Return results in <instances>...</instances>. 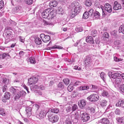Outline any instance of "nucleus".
<instances>
[{
    "instance_id": "obj_1",
    "label": "nucleus",
    "mask_w": 124,
    "mask_h": 124,
    "mask_svg": "<svg viewBox=\"0 0 124 124\" xmlns=\"http://www.w3.org/2000/svg\"><path fill=\"white\" fill-rule=\"evenodd\" d=\"M82 7L81 4L78 3V5L76 6L74 10H72L71 11V17L73 18L78 13H79L82 9Z\"/></svg>"
},
{
    "instance_id": "obj_2",
    "label": "nucleus",
    "mask_w": 124,
    "mask_h": 124,
    "mask_svg": "<svg viewBox=\"0 0 124 124\" xmlns=\"http://www.w3.org/2000/svg\"><path fill=\"white\" fill-rule=\"evenodd\" d=\"M47 116L49 120L52 122H56L59 119V117L57 115L54 116L52 113L49 111L47 114Z\"/></svg>"
},
{
    "instance_id": "obj_3",
    "label": "nucleus",
    "mask_w": 124,
    "mask_h": 124,
    "mask_svg": "<svg viewBox=\"0 0 124 124\" xmlns=\"http://www.w3.org/2000/svg\"><path fill=\"white\" fill-rule=\"evenodd\" d=\"M99 97L97 94H94L91 95L87 98V99L90 101L95 102L98 100Z\"/></svg>"
},
{
    "instance_id": "obj_4",
    "label": "nucleus",
    "mask_w": 124,
    "mask_h": 124,
    "mask_svg": "<svg viewBox=\"0 0 124 124\" xmlns=\"http://www.w3.org/2000/svg\"><path fill=\"white\" fill-rule=\"evenodd\" d=\"M26 94V92L23 91H22L19 92H18L14 97V99L16 101H17L18 100H19L21 97H24Z\"/></svg>"
},
{
    "instance_id": "obj_5",
    "label": "nucleus",
    "mask_w": 124,
    "mask_h": 124,
    "mask_svg": "<svg viewBox=\"0 0 124 124\" xmlns=\"http://www.w3.org/2000/svg\"><path fill=\"white\" fill-rule=\"evenodd\" d=\"M40 36L43 41L44 42H47L49 41L50 39V38L49 35H45L43 33L41 34Z\"/></svg>"
},
{
    "instance_id": "obj_6",
    "label": "nucleus",
    "mask_w": 124,
    "mask_h": 124,
    "mask_svg": "<svg viewBox=\"0 0 124 124\" xmlns=\"http://www.w3.org/2000/svg\"><path fill=\"white\" fill-rule=\"evenodd\" d=\"M6 31V35L8 38H11L12 36V35L11 28L9 27H7L5 28Z\"/></svg>"
},
{
    "instance_id": "obj_7",
    "label": "nucleus",
    "mask_w": 124,
    "mask_h": 124,
    "mask_svg": "<svg viewBox=\"0 0 124 124\" xmlns=\"http://www.w3.org/2000/svg\"><path fill=\"white\" fill-rule=\"evenodd\" d=\"M48 112L45 110H41L39 111L38 114L39 118L40 119H42L45 117Z\"/></svg>"
},
{
    "instance_id": "obj_8",
    "label": "nucleus",
    "mask_w": 124,
    "mask_h": 124,
    "mask_svg": "<svg viewBox=\"0 0 124 124\" xmlns=\"http://www.w3.org/2000/svg\"><path fill=\"white\" fill-rule=\"evenodd\" d=\"M38 80V78L33 77L28 79L29 84L30 85H32L36 83Z\"/></svg>"
},
{
    "instance_id": "obj_9",
    "label": "nucleus",
    "mask_w": 124,
    "mask_h": 124,
    "mask_svg": "<svg viewBox=\"0 0 124 124\" xmlns=\"http://www.w3.org/2000/svg\"><path fill=\"white\" fill-rule=\"evenodd\" d=\"M82 120L83 122L87 121L89 119V116L86 113H83L81 115Z\"/></svg>"
},
{
    "instance_id": "obj_10",
    "label": "nucleus",
    "mask_w": 124,
    "mask_h": 124,
    "mask_svg": "<svg viewBox=\"0 0 124 124\" xmlns=\"http://www.w3.org/2000/svg\"><path fill=\"white\" fill-rule=\"evenodd\" d=\"M50 10L49 9H47L43 11L42 14V16L43 18H47L49 13H50Z\"/></svg>"
},
{
    "instance_id": "obj_11",
    "label": "nucleus",
    "mask_w": 124,
    "mask_h": 124,
    "mask_svg": "<svg viewBox=\"0 0 124 124\" xmlns=\"http://www.w3.org/2000/svg\"><path fill=\"white\" fill-rule=\"evenodd\" d=\"M121 8L122 6L121 4L118 3L117 1H115L114 3L113 9L115 10H117L121 9Z\"/></svg>"
},
{
    "instance_id": "obj_12",
    "label": "nucleus",
    "mask_w": 124,
    "mask_h": 124,
    "mask_svg": "<svg viewBox=\"0 0 124 124\" xmlns=\"http://www.w3.org/2000/svg\"><path fill=\"white\" fill-rule=\"evenodd\" d=\"M108 75L110 78H111L113 79H115L117 77L121 76V74L119 73L118 72H117L111 74H109Z\"/></svg>"
},
{
    "instance_id": "obj_13",
    "label": "nucleus",
    "mask_w": 124,
    "mask_h": 124,
    "mask_svg": "<svg viewBox=\"0 0 124 124\" xmlns=\"http://www.w3.org/2000/svg\"><path fill=\"white\" fill-rule=\"evenodd\" d=\"M105 10L109 13H110L112 11L111 6L108 3H106L104 5Z\"/></svg>"
},
{
    "instance_id": "obj_14",
    "label": "nucleus",
    "mask_w": 124,
    "mask_h": 124,
    "mask_svg": "<svg viewBox=\"0 0 124 124\" xmlns=\"http://www.w3.org/2000/svg\"><path fill=\"white\" fill-rule=\"evenodd\" d=\"M18 88L17 87L12 86L10 88V91L13 94H15L16 93H17L19 91L18 89H17Z\"/></svg>"
},
{
    "instance_id": "obj_15",
    "label": "nucleus",
    "mask_w": 124,
    "mask_h": 124,
    "mask_svg": "<svg viewBox=\"0 0 124 124\" xmlns=\"http://www.w3.org/2000/svg\"><path fill=\"white\" fill-rule=\"evenodd\" d=\"M78 105L79 107L81 108L84 107L86 104V101L84 100H82L78 101Z\"/></svg>"
},
{
    "instance_id": "obj_16",
    "label": "nucleus",
    "mask_w": 124,
    "mask_h": 124,
    "mask_svg": "<svg viewBox=\"0 0 124 124\" xmlns=\"http://www.w3.org/2000/svg\"><path fill=\"white\" fill-rule=\"evenodd\" d=\"M100 122L103 124H109V119L106 118L101 119L100 121Z\"/></svg>"
},
{
    "instance_id": "obj_17",
    "label": "nucleus",
    "mask_w": 124,
    "mask_h": 124,
    "mask_svg": "<svg viewBox=\"0 0 124 124\" xmlns=\"http://www.w3.org/2000/svg\"><path fill=\"white\" fill-rule=\"evenodd\" d=\"M50 13L49 14L47 19L49 20L52 19L55 16V13L53 11H52L51 10L50 11Z\"/></svg>"
},
{
    "instance_id": "obj_18",
    "label": "nucleus",
    "mask_w": 124,
    "mask_h": 124,
    "mask_svg": "<svg viewBox=\"0 0 124 124\" xmlns=\"http://www.w3.org/2000/svg\"><path fill=\"white\" fill-rule=\"evenodd\" d=\"M86 41L87 42L91 44H93L94 43L93 38L91 36L87 37L86 39Z\"/></svg>"
},
{
    "instance_id": "obj_19",
    "label": "nucleus",
    "mask_w": 124,
    "mask_h": 124,
    "mask_svg": "<svg viewBox=\"0 0 124 124\" xmlns=\"http://www.w3.org/2000/svg\"><path fill=\"white\" fill-rule=\"evenodd\" d=\"M25 110L26 114L28 116H30L31 115L32 108L30 107H28L26 108Z\"/></svg>"
},
{
    "instance_id": "obj_20",
    "label": "nucleus",
    "mask_w": 124,
    "mask_h": 124,
    "mask_svg": "<svg viewBox=\"0 0 124 124\" xmlns=\"http://www.w3.org/2000/svg\"><path fill=\"white\" fill-rule=\"evenodd\" d=\"M116 106H117L124 107V101L122 100H119L118 102L116 104Z\"/></svg>"
},
{
    "instance_id": "obj_21",
    "label": "nucleus",
    "mask_w": 124,
    "mask_h": 124,
    "mask_svg": "<svg viewBox=\"0 0 124 124\" xmlns=\"http://www.w3.org/2000/svg\"><path fill=\"white\" fill-rule=\"evenodd\" d=\"M117 122L120 124H124V117H118L116 118Z\"/></svg>"
},
{
    "instance_id": "obj_22",
    "label": "nucleus",
    "mask_w": 124,
    "mask_h": 124,
    "mask_svg": "<svg viewBox=\"0 0 124 124\" xmlns=\"http://www.w3.org/2000/svg\"><path fill=\"white\" fill-rule=\"evenodd\" d=\"M57 4V2L55 0H53L50 1L49 4V6L51 7H55Z\"/></svg>"
},
{
    "instance_id": "obj_23",
    "label": "nucleus",
    "mask_w": 124,
    "mask_h": 124,
    "mask_svg": "<svg viewBox=\"0 0 124 124\" xmlns=\"http://www.w3.org/2000/svg\"><path fill=\"white\" fill-rule=\"evenodd\" d=\"M56 12L57 13L62 15L64 13V10L62 7H59L57 10Z\"/></svg>"
},
{
    "instance_id": "obj_24",
    "label": "nucleus",
    "mask_w": 124,
    "mask_h": 124,
    "mask_svg": "<svg viewBox=\"0 0 124 124\" xmlns=\"http://www.w3.org/2000/svg\"><path fill=\"white\" fill-rule=\"evenodd\" d=\"M100 14L97 11H96L94 13V15L93 18L94 19H98L100 18Z\"/></svg>"
},
{
    "instance_id": "obj_25",
    "label": "nucleus",
    "mask_w": 124,
    "mask_h": 124,
    "mask_svg": "<svg viewBox=\"0 0 124 124\" xmlns=\"http://www.w3.org/2000/svg\"><path fill=\"white\" fill-rule=\"evenodd\" d=\"M100 102L101 106L103 107L106 106L107 104V101L104 99L101 100Z\"/></svg>"
},
{
    "instance_id": "obj_26",
    "label": "nucleus",
    "mask_w": 124,
    "mask_h": 124,
    "mask_svg": "<svg viewBox=\"0 0 124 124\" xmlns=\"http://www.w3.org/2000/svg\"><path fill=\"white\" fill-rule=\"evenodd\" d=\"M118 31L119 33L124 34V25H122L119 28Z\"/></svg>"
},
{
    "instance_id": "obj_27",
    "label": "nucleus",
    "mask_w": 124,
    "mask_h": 124,
    "mask_svg": "<svg viewBox=\"0 0 124 124\" xmlns=\"http://www.w3.org/2000/svg\"><path fill=\"white\" fill-rule=\"evenodd\" d=\"M35 41L36 44L39 45L41 44L42 43V41L41 39L38 37H37L36 38Z\"/></svg>"
},
{
    "instance_id": "obj_28",
    "label": "nucleus",
    "mask_w": 124,
    "mask_h": 124,
    "mask_svg": "<svg viewBox=\"0 0 124 124\" xmlns=\"http://www.w3.org/2000/svg\"><path fill=\"white\" fill-rule=\"evenodd\" d=\"M87 13L89 15V17H91L94 13V10L93 8H90L87 11Z\"/></svg>"
},
{
    "instance_id": "obj_29",
    "label": "nucleus",
    "mask_w": 124,
    "mask_h": 124,
    "mask_svg": "<svg viewBox=\"0 0 124 124\" xmlns=\"http://www.w3.org/2000/svg\"><path fill=\"white\" fill-rule=\"evenodd\" d=\"M59 112V109L56 108H55L51 109L50 112H51L52 113L53 112L57 114Z\"/></svg>"
},
{
    "instance_id": "obj_30",
    "label": "nucleus",
    "mask_w": 124,
    "mask_h": 124,
    "mask_svg": "<svg viewBox=\"0 0 124 124\" xmlns=\"http://www.w3.org/2000/svg\"><path fill=\"white\" fill-rule=\"evenodd\" d=\"M89 87L88 86H82L79 87V89L80 90H86L89 89Z\"/></svg>"
},
{
    "instance_id": "obj_31",
    "label": "nucleus",
    "mask_w": 124,
    "mask_h": 124,
    "mask_svg": "<svg viewBox=\"0 0 124 124\" xmlns=\"http://www.w3.org/2000/svg\"><path fill=\"white\" fill-rule=\"evenodd\" d=\"M103 37H102V39H104V38H105V41L106 40V39H108L109 37V34L107 32H105L103 34Z\"/></svg>"
},
{
    "instance_id": "obj_32",
    "label": "nucleus",
    "mask_w": 124,
    "mask_h": 124,
    "mask_svg": "<svg viewBox=\"0 0 124 124\" xmlns=\"http://www.w3.org/2000/svg\"><path fill=\"white\" fill-rule=\"evenodd\" d=\"M85 4L88 7L90 6L92 4V2L90 0H86L85 2Z\"/></svg>"
},
{
    "instance_id": "obj_33",
    "label": "nucleus",
    "mask_w": 124,
    "mask_h": 124,
    "mask_svg": "<svg viewBox=\"0 0 124 124\" xmlns=\"http://www.w3.org/2000/svg\"><path fill=\"white\" fill-rule=\"evenodd\" d=\"M78 2L76 1H73L70 5L71 7L73 8L74 7H76V6L78 5Z\"/></svg>"
},
{
    "instance_id": "obj_34",
    "label": "nucleus",
    "mask_w": 124,
    "mask_h": 124,
    "mask_svg": "<svg viewBox=\"0 0 124 124\" xmlns=\"http://www.w3.org/2000/svg\"><path fill=\"white\" fill-rule=\"evenodd\" d=\"M75 30L76 31L78 32L82 31H83V29L81 27L78 26L75 28Z\"/></svg>"
},
{
    "instance_id": "obj_35",
    "label": "nucleus",
    "mask_w": 124,
    "mask_h": 124,
    "mask_svg": "<svg viewBox=\"0 0 124 124\" xmlns=\"http://www.w3.org/2000/svg\"><path fill=\"white\" fill-rule=\"evenodd\" d=\"M3 83L6 85H7L9 83V80L8 79L5 78H2Z\"/></svg>"
},
{
    "instance_id": "obj_36",
    "label": "nucleus",
    "mask_w": 124,
    "mask_h": 124,
    "mask_svg": "<svg viewBox=\"0 0 124 124\" xmlns=\"http://www.w3.org/2000/svg\"><path fill=\"white\" fill-rule=\"evenodd\" d=\"M89 17V15L88 13H87V11H86L85 12L83 15V18L85 19H86L87 18Z\"/></svg>"
},
{
    "instance_id": "obj_37",
    "label": "nucleus",
    "mask_w": 124,
    "mask_h": 124,
    "mask_svg": "<svg viewBox=\"0 0 124 124\" xmlns=\"http://www.w3.org/2000/svg\"><path fill=\"white\" fill-rule=\"evenodd\" d=\"M51 49H62L63 48L62 47L59 46L55 45L53 46L52 47H50Z\"/></svg>"
},
{
    "instance_id": "obj_38",
    "label": "nucleus",
    "mask_w": 124,
    "mask_h": 124,
    "mask_svg": "<svg viewBox=\"0 0 124 124\" xmlns=\"http://www.w3.org/2000/svg\"><path fill=\"white\" fill-rule=\"evenodd\" d=\"M122 81V79L120 78H118L116 79L115 80V83L117 84H119Z\"/></svg>"
},
{
    "instance_id": "obj_39",
    "label": "nucleus",
    "mask_w": 124,
    "mask_h": 124,
    "mask_svg": "<svg viewBox=\"0 0 124 124\" xmlns=\"http://www.w3.org/2000/svg\"><path fill=\"white\" fill-rule=\"evenodd\" d=\"M29 60L30 62L34 64L36 63L34 57H31L30 58Z\"/></svg>"
},
{
    "instance_id": "obj_40",
    "label": "nucleus",
    "mask_w": 124,
    "mask_h": 124,
    "mask_svg": "<svg viewBox=\"0 0 124 124\" xmlns=\"http://www.w3.org/2000/svg\"><path fill=\"white\" fill-rule=\"evenodd\" d=\"M63 82L66 85H68L70 83V81L68 78L64 79L63 80Z\"/></svg>"
},
{
    "instance_id": "obj_41",
    "label": "nucleus",
    "mask_w": 124,
    "mask_h": 124,
    "mask_svg": "<svg viewBox=\"0 0 124 124\" xmlns=\"http://www.w3.org/2000/svg\"><path fill=\"white\" fill-rule=\"evenodd\" d=\"M100 76L101 78L103 80V81H104L105 80V75L103 72H102L100 74Z\"/></svg>"
},
{
    "instance_id": "obj_42",
    "label": "nucleus",
    "mask_w": 124,
    "mask_h": 124,
    "mask_svg": "<svg viewBox=\"0 0 124 124\" xmlns=\"http://www.w3.org/2000/svg\"><path fill=\"white\" fill-rule=\"evenodd\" d=\"M0 114L3 116H4L6 114L4 109L3 108H0Z\"/></svg>"
},
{
    "instance_id": "obj_43",
    "label": "nucleus",
    "mask_w": 124,
    "mask_h": 124,
    "mask_svg": "<svg viewBox=\"0 0 124 124\" xmlns=\"http://www.w3.org/2000/svg\"><path fill=\"white\" fill-rule=\"evenodd\" d=\"M25 1L26 4L29 5L31 4L33 2L32 0H25Z\"/></svg>"
},
{
    "instance_id": "obj_44",
    "label": "nucleus",
    "mask_w": 124,
    "mask_h": 124,
    "mask_svg": "<svg viewBox=\"0 0 124 124\" xmlns=\"http://www.w3.org/2000/svg\"><path fill=\"white\" fill-rule=\"evenodd\" d=\"M4 96L7 98V99L8 100L10 98V95L9 93L8 92H5Z\"/></svg>"
},
{
    "instance_id": "obj_45",
    "label": "nucleus",
    "mask_w": 124,
    "mask_h": 124,
    "mask_svg": "<svg viewBox=\"0 0 124 124\" xmlns=\"http://www.w3.org/2000/svg\"><path fill=\"white\" fill-rule=\"evenodd\" d=\"M73 89V85L72 84H70L68 87V90L70 92H71L72 90Z\"/></svg>"
},
{
    "instance_id": "obj_46",
    "label": "nucleus",
    "mask_w": 124,
    "mask_h": 124,
    "mask_svg": "<svg viewBox=\"0 0 124 124\" xmlns=\"http://www.w3.org/2000/svg\"><path fill=\"white\" fill-rule=\"evenodd\" d=\"M91 58L88 56L86 57L85 61V63H89L91 60Z\"/></svg>"
},
{
    "instance_id": "obj_47",
    "label": "nucleus",
    "mask_w": 124,
    "mask_h": 124,
    "mask_svg": "<svg viewBox=\"0 0 124 124\" xmlns=\"http://www.w3.org/2000/svg\"><path fill=\"white\" fill-rule=\"evenodd\" d=\"M102 95L104 96H106L108 97L109 96V94L108 92L106 91H104L102 93Z\"/></svg>"
},
{
    "instance_id": "obj_48",
    "label": "nucleus",
    "mask_w": 124,
    "mask_h": 124,
    "mask_svg": "<svg viewBox=\"0 0 124 124\" xmlns=\"http://www.w3.org/2000/svg\"><path fill=\"white\" fill-rule=\"evenodd\" d=\"M119 89L121 93H124V84L120 86L119 88Z\"/></svg>"
},
{
    "instance_id": "obj_49",
    "label": "nucleus",
    "mask_w": 124,
    "mask_h": 124,
    "mask_svg": "<svg viewBox=\"0 0 124 124\" xmlns=\"http://www.w3.org/2000/svg\"><path fill=\"white\" fill-rule=\"evenodd\" d=\"M72 110L74 111L78 108V107L77 105L74 104L72 105Z\"/></svg>"
},
{
    "instance_id": "obj_50",
    "label": "nucleus",
    "mask_w": 124,
    "mask_h": 124,
    "mask_svg": "<svg viewBox=\"0 0 124 124\" xmlns=\"http://www.w3.org/2000/svg\"><path fill=\"white\" fill-rule=\"evenodd\" d=\"M38 86L37 85H33L32 86H31V90H32L33 91H34L35 90H34V89H38Z\"/></svg>"
},
{
    "instance_id": "obj_51",
    "label": "nucleus",
    "mask_w": 124,
    "mask_h": 124,
    "mask_svg": "<svg viewBox=\"0 0 124 124\" xmlns=\"http://www.w3.org/2000/svg\"><path fill=\"white\" fill-rule=\"evenodd\" d=\"M90 86L91 87V88L93 90H97V86L93 85H90Z\"/></svg>"
},
{
    "instance_id": "obj_52",
    "label": "nucleus",
    "mask_w": 124,
    "mask_h": 124,
    "mask_svg": "<svg viewBox=\"0 0 124 124\" xmlns=\"http://www.w3.org/2000/svg\"><path fill=\"white\" fill-rule=\"evenodd\" d=\"M4 6V1L3 0L0 1V9L3 8Z\"/></svg>"
},
{
    "instance_id": "obj_53",
    "label": "nucleus",
    "mask_w": 124,
    "mask_h": 124,
    "mask_svg": "<svg viewBox=\"0 0 124 124\" xmlns=\"http://www.w3.org/2000/svg\"><path fill=\"white\" fill-rule=\"evenodd\" d=\"M115 113L117 115H119L121 113L120 110L118 108L116 109L115 111Z\"/></svg>"
},
{
    "instance_id": "obj_54",
    "label": "nucleus",
    "mask_w": 124,
    "mask_h": 124,
    "mask_svg": "<svg viewBox=\"0 0 124 124\" xmlns=\"http://www.w3.org/2000/svg\"><path fill=\"white\" fill-rule=\"evenodd\" d=\"M66 60L67 62H69L70 64H71L75 62L74 59H73L71 60H70L68 59H67Z\"/></svg>"
},
{
    "instance_id": "obj_55",
    "label": "nucleus",
    "mask_w": 124,
    "mask_h": 124,
    "mask_svg": "<svg viewBox=\"0 0 124 124\" xmlns=\"http://www.w3.org/2000/svg\"><path fill=\"white\" fill-rule=\"evenodd\" d=\"M9 54H8L4 53L2 54V59H3L6 57L7 56H8Z\"/></svg>"
},
{
    "instance_id": "obj_56",
    "label": "nucleus",
    "mask_w": 124,
    "mask_h": 124,
    "mask_svg": "<svg viewBox=\"0 0 124 124\" xmlns=\"http://www.w3.org/2000/svg\"><path fill=\"white\" fill-rule=\"evenodd\" d=\"M94 5L96 6V7L98 8H100V5L99 4V3L97 1H96L95 2Z\"/></svg>"
},
{
    "instance_id": "obj_57",
    "label": "nucleus",
    "mask_w": 124,
    "mask_h": 124,
    "mask_svg": "<svg viewBox=\"0 0 124 124\" xmlns=\"http://www.w3.org/2000/svg\"><path fill=\"white\" fill-rule=\"evenodd\" d=\"M81 82L78 81L75 82L74 84V85L75 86H77L80 85H81Z\"/></svg>"
},
{
    "instance_id": "obj_58",
    "label": "nucleus",
    "mask_w": 124,
    "mask_h": 124,
    "mask_svg": "<svg viewBox=\"0 0 124 124\" xmlns=\"http://www.w3.org/2000/svg\"><path fill=\"white\" fill-rule=\"evenodd\" d=\"M58 87H64V86L62 85V82H60L58 85Z\"/></svg>"
},
{
    "instance_id": "obj_59",
    "label": "nucleus",
    "mask_w": 124,
    "mask_h": 124,
    "mask_svg": "<svg viewBox=\"0 0 124 124\" xmlns=\"http://www.w3.org/2000/svg\"><path fill=\"white\" fill-rule=\"evenodd\" d=\"M96 31H92L91 32V35L93 37H95L96 35Z\"/></svg>"
},
{
    "instance_id": "obj_60",
    "label": "nucleus",
    "mask_w": 124,
    "mask_h": 124,
    "mask_svg": "<svg viewBox=\"0 0 124 124\" xmlns=\"http://www.w3.org/2000/svg\"><path fill=\"white\" fill-rule=\"evenodd\" d=\"M34 92L35 93H38V94L40 95H42V93L39 91H38L37 90H35L34 91Z\"/></svg>"
},
{
    "instance_id": "obj_61",
    "label": "nucleus",
    "mask_w": 124,
    "mask_h": 124,
    "mask_svg": "<svg viewBox=\"0 0 124 124\" xmlns=\"http://www.w3.org/2000/svg\"><path fill=\"white\" fill-rule=\"evenodd\" d=\"M34 107L36 110L37 111L39 108V106L38 105L35 104L34 105Z\"/></svg>"
},
{
    "instance_id": "obj_62",
    "label": "nucleus",
    "mask_w": 124,
    "mask_h": 124,
    "mask_svg": "<svg viewBox=\"0 0 124 124\" xmlns=\"http://www.w3.org/2000/svg\"><path fill=\"white\" fill-rule=\"evenodd\" d=\"M117 31H113L111 32L112 34L115 36H116L117 35Z\"/></svg>"
},
{
    "instance_id": "obj_63",
    "label": "nucleus",
    "mask_w": 124,
    "mask_h": 124,
    "mask_svg": "<svg viewBox=\"0 0 124 124\" xmlns=\"http://www.w3.org/2000/svg\"><path fill=\"white\" fill-rule=\"evenodd\" d=\"M19 39L20 41L22 42L24 41L23 38L21 36H20L19 37Z\"/></svg>"
},
{
    "instance_id": "obj_64",
    "label": "nucleus",
    "mask_w": 124,
    "mask_h": 124,
    "mask_svg": "<svg viewBox=\"0 0 124 124\" xmlns=\"http://www.w3.org/2000/svg\"><path fill=\"white\" fill-rule=\"evenodd\" d=\"M66 124H71V122L69 119H67L66 121Z\"/></svg>"
}]
</instances>
